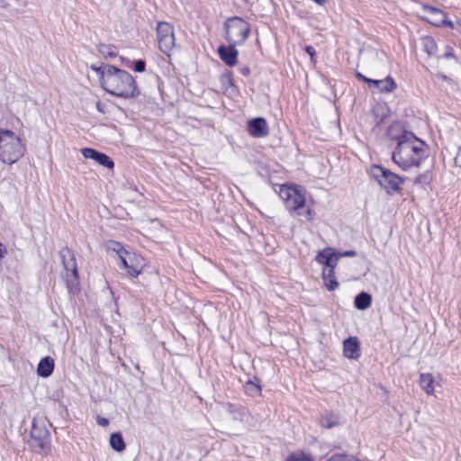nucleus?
I'll return each mask as SVG.
<instances>
[{"label": "nucleus", "mask_w": 461, "mask_h": 461, "mask_svg": "<svg viewBox=\"0 0 461 461\" xmlns=\"http://www.w3.org/2000/svg\"><path fill=\"white\" fill-rule=\"evenodd\" d=\"M285 461H314V457L308 451L296 450L289 454Z\"/></svg>", "instance_id": "nucleus-25"}, {"label": "nucleus", "mask_w": 461, "mask_h": 461, "mask_svg": "<svg viewBox=\"0 0 461 461\" xmlns=\"http://www.w3.org/2000/svg\"><path fill=\"white\" fill-rule=\"evenodd\" d=\"M337 253L331 248H326L316 256V261L324 266L323 268H335L339 260V257H336Z\"/></svg>", "instance_id": "nucleus-13"}, {"label": "nucleus", "mask_w": 461, "mask_h": 461, "mask_svg": "<svg viewBox=\"0 0 461 461\" xmlns=\"http://www.w3.org/2000/svg\"><path fill=\"white\" fill-rule=\"evenodd\" d=\"M343 354L349 359L360 357V344L357 337H349L343 341Z\"/></svg>", "instance_id": "nucleus-15"}, {"label": "nucleus", "mask_w": 461, "mask_h": 461, "mask_svg": "<svg viewBox=\"0 0 461 461\" xmlns=\"http://www.w3.org/2000/svg\"><path fill=\"white\" fill-rule=\"evenodd\" d=\"M356 77H357L358 79H360V80H362V81H364V82L367 83V85H368V86L370 85V81H372V80H373V79H371V78H369V77H366V76L362 75V74H361V73H359V72H357V73L356 74Z\"/></svg>", "instance_id": "nucleus-38"}, {"label": "nucleus", "mask_w": 461, "mask_h": 461, "mask_svg": "<svg viewBox=\"0 0 461 461\" xmlns=\"http://www.w3.org/2000/svg\"><path fill=\"white\" fill-rule=\"evenodd\" d=\"M425 143L412 132H405L393 152L392 158L403 170L411 167H419L426 157Z\"/></svg>", "instance_id": "nucleus-1"}, {"label": "nucleus", "mask_w": 461, "mask_h": 461, "mask_svg": "<svg viewBox=\"0 0 461 461\" xmlns=\"http://www.w3.org/2000/svg\"><path fill=\"white\" fill-rule=\"evenodd\" d=\"M449 26L453 28V24H452V22H449L448 23Z\"/></svg>", "instance_id": "nucleus-45"}, {"label": "nucleus", "mask_w": 461, "mask_h": 461, "mask_svg": "<svg viewBox=\"0 0 461 461\" xmlns=\"http://www.w3.org/2000/svg\"><path fill=\"white\" fill-rule=\"evenodd\" d=\"M54 370V360L50 357H45L38 364L37 373L41 377H49Z\"/></svg>", "instance_id": "nucleus-18"}, {"label": "nucleus", "mask_w": 461, "mask_h": 461, "mask_svg": "<svg viewBox=\"0 0 461 461\" xmlns=\"http://www.w3.org/2000/svg\"><path fill=\"white\" fill-rule=\"evenodd\" d=\"M305 51L307 54H309L311 57H313L315 55V49L312 46H306Z\"/></svg>", "instance_id": "nucleus-39"}, {"label": "nucleus", "mask_w": 461, "mask_h": 461, "mask_svg": "<svg viewBox=\"0 0 461 461\" xmlns=\"http://www.w3.org/2000/svg\"><path fill=\"white\" fill-rule=\"evenodd\" d=\"M96 422L98 425L102 426V427H105L109 424V420L107 418H104V417H101V416H97L96 417Z\"/></svg>", "instance_id": "nucleus-35"}, {"label": "nucleus", "mask_w": 461, "mask_h": 461, "mask_svg": "<svg viewBox=\"0 0 461 461\" xmlns=\"http://www.w3.org/2000/svg\"><path fill=\"white\" fill-rule=\"evenodd\" d=\"M6 249L2 242H0V259H2L6 254Z\"/></svg>", "instance_id": "nucleus-40"}, {"label": "nucleus", "mask_w": 461, "mask_h": 461, "mask_svg": "<svg viewBox=\"0 0 461 461\" xmlns=\"http://www.w3.org/2000/svg\"><path fill=\"white\" fill-rule=\"evenodd\" d=\"M405 132H408V131L405 130H402V128L399 122H393L392 124L389 125L386 134L391 140H394L398 143L399 139Z\"/></svg>", "instance_id": "nucleus-23"}, {"label": "nucleus", "mask_w": 461, "mask_h": 461, "mask_svg": "<svg viewBox=\"0 0 461 461\" xmlns=\"http://www.w3.org/2000/svg\"><path fill=\"white\" fill-rule=\"evenodd\" d=\"M318 424L324 429H332L341 425V417L333 411H324L318 418Z\"/></svg>", "instance_id": "nucleus-16"}, {"label": "nucleus", "mask_w": 461, "mask_h": 461, "mask_svg": "<svg viewBox=\"0 0 461 461\" xmlns=\"http://www.w3.org/2000/svg\"><path fill=\"white\" fill-rule=\"evenodd\" d=\"M423 10L431 15H444V13L441 10L431 5H423Z\"/></svg>", "instance_id": "nucleus-32"}, {"label": "nucleus", "mask_w": 461, "mask_h": 461, "mask_svg": "<svg viewBox=\"0 0 461 461\" xmlns=\"http://www.w3.org/2000/svg\"><path fill=\"white\" fill-rule=\"evenodd\" d=\"M357 255L356 251L355 250H347V251H344L343 253H337V256L336 257H339L341 258V257H355Z\"/></svg>", "instance_id": "nucleus-36"}, {"label": "nucleus", "mask_w": 461, "mask_h": 461, "mask_svg": "<svg viewBox=\"0 0 461 461\" xmlns=\"http://www.w3.org/2000/svg\"><path fill=\"white\" fill-rule=\"evenodd\" d=\"M50 425L45 417H34L30 430L29 445L35 453L48 454L50 450V434L48 429Z\"/></svg>", "instance_id": "nucleus-5"}, {"label": "nucleus", "mask_w": 461, "mask_h": 461, "mask_svg": "<svg viewBox=\"0 0 461 461\" xmlns=\"http://www.w3.org/2000/svg\"><path fill=\"white\" fill-rule=\"evenodd\" d=\"M369 174L388 195L399 193L404 183V178L377 164L370 167Z\"/></svg>", "instance_id": "nucleus-6"}, {"label": "nucleus", "mask_w": 461, "mask_h": 461, "mask_svg": "<svg viewBox=\"0 0 461 461\" xmlns=\"http://www.w3.org/2000/svg\"><path fill=\"white\" fill-rule=\"evenodd\" d=\"M335 268H323L322 270V279L325 287L329 291H335L339 287V282L335 276Z\"/></svg>", "instance_id": "nucleus-19"}, {"label": "nucleus", "mask_w": 461, "mask_h": 461, "mask_svg": "<svg viewBox=\"0 0 461 461\" xmlns=\"http://www.w3.org/2000/svg\"><path fill=\"white\" fill-rule=\"evenodd\" d=\"M434 377L429 373H422L420 375V384L421 388L428 393H434Z\"/></svg>", "instance_id": "nucleus-21"}, {"label": "nucleus", "mask_w": 461, "mask_h": 461, "mask_svg": "<svg viewBox=\"0 0 461 461\" xmlns=\"http://www.w3.org/2000/svg\"><path fill=\"white\" fill-rule=\"evenodd\" d=\"M423 50L429 55H433L437 51V44L432 37H425L422 39Z\"/></svg>", "instance_id": "nucleus-29"}, {"label": "nucleus", "mask_w": 461, "mask_h": 461, "mask_svg": "<svg viewBox=\"0 0 461 461\" xmlns=\"http://www.w3.org/2000/svg\"><path fill=\"white\" fill-rule=\"evenodd\" d=\"M326 461H359L355 456L348 454H334Z\"/></svg>", "instance_id": "nucleus-31"}, {"label": "nucleus", "mask_w": 461, "mask_h": 461, "mask_svg": "<svg viewBox=\"0 0 461 461\" xmlns=\"http://www.w3.org/2000/svg\"><path fill=\"white\" fill-rule=\"evenodd\" d=\"M98 52L103 55L105 59L115 58L117 56V49L114 45L111 44H99L97 47Z\"/></svg>", "instance_id": "nucleus-26"}, {"label": "nucleus", "mask_w": 461, "mask_h": 461, "mask_svg": "<svg viewBox=\"0 0 461 461\" xmlns=\"http://www.w3.org/2000/svg\"><path fill=\"white\" fill-rule=\"evenodd\" d=\"M240 71L243 76H248L250 73V69L247 66L240 68Z\"/></svg>", "instance_id": "nucleus-41"}, {"label": "nucleus", "mask_w": 461, "mask_h": 461, "mask_svg": "<svg viewBox=\"0 0 461 461\" xmlns=\"http://www.w3.org/2000/svg\"><path fill=\"white\" fill-rule=\"evenodd\" d=\"M224 78H226L231 86L233 85V84H232V79L230 78V77H229V76H227V77H222V81L224 80Z\"/></svg>", "instance_id": "nucleus-43"}, {"label": "nucleus", "mask_w": 461, "mask_h": 461, "mask_svg": "<svg viewBox=\"0 0 461 461\" xmlns=\"http://www.w3.org/2000/svg\"><path fill=\"white\" fill-rule=\"evenodd\" d=\"M372 303V297L369 294L362 292L355 297L354 304L357 310L367 309Z\"/></svg>", "instance_id": "nucleus-22"}, {"label": "nucleus", "mask_w": 461, "mask_h": 461, "mask_svg": "<svg viewBox=\"0 0 461 461\" xmlns=\"http://www.w3.org/2000/svg\"><path fill=\"white\" fill-rule=\"evenodd\" d=\"M234 44L230 43L229 46L223 45L218 48V54L220 59L229 67H233L237 64L238 50L235 49Z\"/></svg>", "instance_id": "nucleus-14"}, {"label": "nucleus", "mask_w": 461, "mask_h": 461, "mask_svg": "<svg viewBox=\"0 0 461 461\" xmlns=\"http://www.w3.org/2000/svg\"><path fill=\"white\" fill-rule=\"evenodd\" d=\"M113 65L104 63L100 66H97L96 64H92L90 66V69L95 72L102 87L104 85V80H106L107 75L111 72L109 68H113Z\"/></svg>", "instance_id": "nucleus-20"}, {"label": "nucleus", "mask_w": 461, "mask_h": 461, "mask_svg": "<svg viewBox=\"0 0 461 461\" xmlns=\"http://www.w3.org/2000/svg\"><path fill=\"white\" fill-rule=\"evenodd\" d=\"M397 87V84L394 79L388 76L384 79H373L370 81L369 88L374 92L381 94L392 93Z\"/></svg>", "instance_id": "nucleus-12"}, {"label": "nucleus", "mask_w": 461, "mask_h": 461, "mask_svg": "<svg viewBox=\"0 0 461 461\" xmlns=\"http://www.w3.org/2000/svg\"><path fill=\"white\" fill-rule=\"evenodd\" d=\"M81 154L84 158L93 159L104 167L109 169H113L114 167V162L108 155L93 148H83Z\"/></svg>", "instance_id": "nucleus-11"}, {"label": "nucleus", "mask_w": 461, "mask_h": 461, "mask_svg": "<svg viewBox=\"0 0 461 461\" xmlns=\"http://www.w3.org/2000/svg\"><path fill=\"white\" fill-rule=\"evenodd\" d=\"M95 107L96 109L100 112V113H104V109H103V104H101V102H96L95 104Z\"/></svg>", "instance_id": "nucleus-42"}, {"label": "nucleus", "mask_w": 461, "mask_h": 461, "mask_svg": "<svg viewBox=\"0 0 461 461\" xmlns=\"http://www.w3.org/2000/svg\"><path fill=\"white\" fill-rule=\"evenodd\" d=\"M59 254L65 269L64 277L68 289L71 290L78 285V272L76 258L72 250L68 248L63 249Z\"/></svg>", "instance_id": "nucleus-8"}, {"label": "nucleus", "mask_w": 461, "mask_h": 461, "mask_svg": "<svg viewBox=\"0 0 461 461\" xmlns=\"http://www.w3.org/2000/svg\"><path fill=\"white\" fill-rule=\"evenodd\" d=\"M455 164L456 167L461 168V147L458 149L457 153L455 157Z\"/></svg>", "instance_id": "nucleus-37"}, {"label": "nucleus", "mask_w": 461, "mask_h": 461, "mask_svg": "<svg viewBox=\"0 0 461 461\" xmlns=\"http://www.w3.org/2000/svg\"><path fill=\"white\" fill-rule=\"evenodd\" d=\"M118 258L120 259V262H121V267H122L124 269H126L127 271L129 270V266H128V256L127 255H121L118 257Z\"/></svg>", "instance_id": "nucleus-34"}, {"label": "nucleus", "mask_w": 461, "mask_h": 461, "mask_svg": "<svg viewBox=\"0 0 461 461\" xmlns=\"http://www.w3.org/2000/svg\"><path fill=\"white\" fill-rule=\"evenodd\" d=\"M128 256V276L131 277H137L139 275H140L143 267V258L135 254V253H130L127 251Z\"/></svg>", "instance_id": "nucleus-17"}, {"label": "nucleus", "mask_w": 461, "mask_h": 461, "mask_svg": "<svg viewBox=\"0 0 461 461\" xmlns=\"http://www.w3.org/2000/svg\"><path fill=\"white\" fill-rule=\"evenodd\" d=\"M107 75L103 89L112 95L122 98H134L140 95L137 83L126 70L113 67Z\"/></svg>", "instance_id": "nucleus-2"}, {"label": "nucleus", "mask_w": 461, "mask_h": 461, "mask_svg": "<svg viewBox=\"0 0 461 461\" xmlns=\"http://www.w3.org/2000/svg\"><path fill=\"white\" fill-rule=\"evenodd\" d=\"M247 131L254 138H263L268 135L269 127L265 118L256 117L248 122Z\"/></svg>", "instance_id": "nucleus-10"}, {"label": "nucleus", "mask_w": 461, "mask_h": 461, "mask_svg": "<svg viewBox=\"0 0 461 461\" xmlns=\"http://www.w3.org/2000/svg\"><path fill=\"white\" fill-rule=\"evenodd\" d=\"M106 248L108 250L115 252L117 257L121 255H127V250L123 248L122 243L114 240H110L106 244Z\"/></svg>", "instance_id": "nucleus-30"}, {"label": "nucleus", "mask_w": 461, "mask_h": 461, "mask_svg": "<svg viewBox=\"0 0 461 461\" xmlns=\"http://www.w3.org/2000/svg\"><path fill=\"white\" fill-rule=\"evenodd\" d=\"M225 410L232 416L235 420H240L244 416V408L239 407L233 403L228 402L225 405Z\"/></svg>", "instance_id": "nucleus-27"}, {"label": "nucleus", "mask_w": 461, "mask_h": 461, "mask_svg": "<svg viewBox=\"0 0 461 461\" xmlns=\"http://www.w3.org/2000/svg\"><path fill=\"white\" fill-rule=\"evenodd\" d=\"M24 151V145L13 131L0 129V160L3 163H15L23 156Z\"/></svg>", "instance_id": "nucleus-3"}, {"label": "nucleus", "mask_w": 461, "mask_h": 461, "mask_svg": "<svg viewBox=\"0 0 461 461\" xmlns=\"http://www.w3.org/2000/svg\"><path fill=\"white\" fill-rule=\"evenodd\" d=\"M305 194L306 190L297 185H283L279 188V196L285 202L287 210L296 212L297 215L306 214L311 219L312 211L307 208L303 212L306 203Z\"/></svg>", "instance_id": "nucleus-4"}, {"label": "nucleus", "mask_w": 461, "mask_h": 461, "mask_svg": "<svg viewBox=\"0 0 461 461\" xmlns=\"http://www.w3.org/2000/svg\"><path fill=\"white\" fill-rule=\"evenodd\" d=\"M157 36L160 50L169 57L175 46L173 26L168 23L159 22L157 25Z\"/></svg>", "instance_id": "nucleus-9"}, {"label": "nucleus", "mask_w": 461, "mask_h": 461, "mask_svg": "<svg viewBox=\"0 0 461 461\" xmlns=\"http://www.w3.org/2000/svg\"><path fill=\"white\" fill-rule=\"evenodd\" d=\"M225 38L234 45H241L248 39L250 32L249 24L242 18L234 16L224 23Z\"/></svg>", "instance_id": "nucleus-7"}, {"label": "nucleus", "mask_w": 461, "mask_h": 461, "mask_svg": "<svg viewBox=\"0 0 461 461\" xmlns=\"http://www.w3.org/2000/svg\"><path fill=\"white\" fill-rule=\"evenodd\" d=\"M110 446L117 452L125 449V443L121 432H113L110 436Z\"/></svg>", "instance_id": "nucleus-24"}, {"label": "nucleus", "mask_w": 461, "mask_h": 461, "mask_svg": "<svg viewBox=\"0 0 461 461\" xmlns=\"http://www.w3.org/2000/svg\"><path fill=\"white\" fill-rule=\"evenodd\" d=\"M244 389H245L246 393H248L250 396H257V395H259L261 393V386L258 383H255L252 380H249L245 384Z\"/></svg>", "instance_id": "nucleus-28"}, {"label": "nucleus", "mask_w": 461, "mask_h": 461, "mask_svg": "<svg viewBox=\"0 0 461 461\" xmlns=\"http://www.w3.org/2000/svg\"><path fill=\"white\" fill-rule=\"evenodd\" d=\"M419 181H420V177H417V178L415 179L414 183L416 184V183H418Z\"/></svg>", "instance_id": "nucleus-44"}, {"label": "nucleus", "mask_w": 461, "mask_h": 461, "mask_svg": "<svg viewBox=\"0 0 461 461\" xmlns=\"http://www.w3.org/2000/svg\"><path fill=\"white\" fill-rule=\"evenodd\" d=\"M133 69L136 72L141 73L144 72L146 69V62L143 59H137L134 61Z\"/></svg>", "instance_id": "nucleus-33"}]
</instances>
